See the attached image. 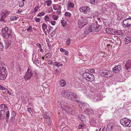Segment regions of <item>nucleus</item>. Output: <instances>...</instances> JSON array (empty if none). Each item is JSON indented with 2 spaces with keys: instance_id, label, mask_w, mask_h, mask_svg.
I'll return each instance as SVG.
<instances>
[{
  "instance_id": "f257e3e1",
  "label": "nucleus",
  "mask_w": 131,
  "mask_h": 131,
  "mask_svg": "<svg viewBox=\"0 0 131 131\" xmlns=\"http://www.w3.org/2000/svg\"><path fill=\"white\" fill-rule=\"evenodd\" d=\"M101 27L99 24H98V25H96L94 24H92L89 25L88 27L85 30L84 34L88 35L91 32L99 31Z\"/></svg>"
},
{
  "instance_id": "f03ea898",
  "label": "nucleus",
  "mask_w": 131,
  "mask_h": 131,
  "mask_svg": "<svg viewBox=\"0 0 131 131\" xmlns=\"http://www.w3.org/2000/svg\"><path fill=\"white\" fill-rule=\"evenodd\" d=\"M12 31L10 29H8L7 27L3 28L2 29V36L6 39L12 37Z\"/></svg>"
},
{
  "instance_id": "7ed1b4c3",
  "label": "nucleus",
  "mask_w": 131,
  "mask_h": 131,
  "mask_svg": "<svg viewBox=\"0 0 131 131\" xmlns=\"http://www.w3.org/2000/svg\"><path fill=\"white\" fill-rule=\"evenodd\" d=\"M7 72L6 68L2 66H0V80L5 79L7 75Z\"/></svg>"
},
{
  "instance_id": "20e7f679",
  "label": "nucleus",
  "mask_w": 131,
  "mask_h": 131,
  "mask_svg": "<svg viewBox=\"0 0 131 131\" xmlns=\"http://www.w3.org/2000/svg\"><path fill=\"white\" fill-rule=\"evenodd\" d=\"M99 72L100 75L106 78L112 77L113 75V72L112 71L106 70H100Z\"/></svg>"
},
{
  "instance_id": "39448f33",
  "label": "nucleus",
  "mask_w": 131,
  "mask_h": 131,
  "mask_svg": "<svg viewBox=\"0 0 131 131\" xmlns=\"http://www.w3.org/2000/svg\"><path fill=\"white\" fill-rule=\"evenodd\" d=\"M68 99L72 100L75 101L77 102H79L80 101V98L79 96L76 93L71 92L69 96Z\"/></svg>"
},
{
  "instance_id": "423d86ee",
  "label": "nucleus",
  "mask_w": 131,
  "mask_h": 131,
  "mask_svg": "<svg viewBox=\"0 0 131 131\" xmlns=\"http://www.w3.org/2000/svg\"><path fill=\"white\" fill-rule=\"evenodd\" d=\"M83 75L87 80L90 81H92L94 78V77L93 74L88 72L83 73Z\"/></svg>"
},
{
  "instance_id": "0eeeda50",
  "label": "nucleus",
  "mask_w": 131,
  "mask_h": 131,
  "mask_svg": "<svg viewBox=\"0 0 131 131\" xmlns=\"http://www.w3.org/2000/svg\"><path fill=\"white\" fill-rule=\"evenodd\" d=\"M120 122L121 124L124 126L130 127L131 126L130 121L126 118L121 119Z\"/></svg>"
},
{
  "instance_id": "6e6552de",
  "label": "nucleus",
  "mask_w": 131,
  "mask_h": 131,
  "mask_svg": "<svg viewBox=\"0 0 131 131\" xmlns=\"http://www.w3.org/2000/svg\"><path fill=\"white\" fill-rule=\"evenodd\" d=\"M87 24V21L84 18L82 20H78V26L80 28H82Z\"/></svg>"
},
{
  "instance_id": "1a4fd4ad",
  "label": "nucleus",
  "mask_w": 131,
  "mask_h": 131,
  "mask_svg": "<svg viewBox=\"0 0 131 131\" xmlns=\"http://www.w3.org/2000/svg\"><path fill=\"white\" fill-rule=\"evenodd\" d=\"M10 12L6 10H3L1 13V17L0 19L1 21H4V18H6L9 14Z\"/></svg>"
},
{
  "instance_id": "9d476101",
  "label": "nucleus",
  "mask_w": 131,
  "mask_h": 131,
  "mask_svg": "<svg viewBox=\"0 0 131 131\" xmlns=\"http://www.w3.org/2000/svg\"><path fill=\"white\" fill-rule=\"evenodd\" d=\"M79 10L81 12L86 14L89 12L91 10L90 8L88 6H82Z\"/></svg>"
},
{
  "instance_id": "9b49d317",
  "label": "nucleus",
  "mask_w": 131,
  "mask_h": 131,
  "mask_svg": "<svg viewBox=\"0 0 131 131\" xmlns=\"http://www.w3.org/2000/svg\"><path fill=\"white\" fill-rule=\"evenodd\" d=\"M33 73L31 72V70L30 69L28 68L24 78L26 80H28L30 79Z\"/></svg>"
},
{
  "instance_id": "f8f14e48",
  "label": "nucleus",
  "mask_w": 131,
  "mask_h": 131,
  "mask_svg": "<svg viewBox=\"0 0 131 131\" xmlns=\"http://www.w3.org/2000/svg\"><path fill=\"white\" fill-rule=\"evenodd\" d=\"M81 108H82V110H86V111H88L89 112V113L90 112H92V110L89 109V111H88V107H89V105L86 103H81Z\"/></svg>"
},
{
  "instance_id": "ddd939ff",
  "label": "nucleus",
  "mask_w": 131,
  "mask_h": 131,
  "mask_svg": "<svg viewBox=\"0 0 131 131\" xmlns=\"http://www.w3.org/2000/svg\"><path fill=\"white\" fill-rule=\"evenodd\" d=\"M123 25L127 27L131 26V18H129L124 20Z\"/></svg>"
},
{
  "instance_id": "4468645a",
  "label": "nucleus",
  "mask_w": 131,
  "mask_h": 131,
  "mask_svg": "<svg viewBox=\"0 0 131 131\" xmlns=\"http://www.w3.org/2000/svg\"><path fill=\"white\" fill-rule=\"evenodd\" d=\"M115 125L112 123H109L107 126L106 131H112L114 129Z\"/></svg>"
},
{
  "instance_id": "2eb2a0df",
  "label": "nucleus",
  "mask_w": 131,
  "mask_h": 131,
  "mask_svg": "<svg viewBox=\"0 0 131 131\" xmlns=\"http://www.w3.org/2000/svg\"><path fill=\"white\" fill-rule=\"evenodd\" d=\"M70 92L67 90H63L62 91V95L63 97L68 99Z\"/></svg>"
},
{
  "instance_id": "dca6fc26",
  "label": "nucleus",
  "mask_w": 131,
  "mask_h": 131,
  "mask_svg": "<svg viewBox=\"0 0 131 131\" xmlns=\"http://www.w3.org/2000/svg\"><path fill=\"white\" fill-rule=\"evenodd\" d=\"M122 70V67L120 65H118L115 66L113 69V70L116 73H119Z\"/></svg>"
},
{
  "instance_id": "f3484780",
  "label": "nucleus",
  "mask_w": 131,
  "mask_h": 131,
  "mask_svg": "<svg viewBox=\"0 0 131 131\" xmlns=\"http://www.w3.org/2000/svg\"><path fill=\"white\" fill-rule=\"evenodd\" d=\"M63 110H64L66 112L68 113L71 114L73 111V110L71 109L67 105L65 106L63 108Z\"/></svg>"
},
{
  "instance_id": "a211bd4d",
  "label": "nucleus",
  "mask_w": 131,
  "mask_h": 131,
  "mask_svg": "<svg viewBox=\"0 0 131 131\" xmlns=\"http://www.w3.org/2000/svg\"><path fill=\"white\" fill-rule=\"evenodd\" d=\"M125 67L127 70H129V71L130 70H129L131 68V60H129L126 62Z\"/></svg>"
},
{
  "instance_id": "6ab92c4d",
  "label": "nucleus",
  "mask_w": 131,
  "mask_h": 131,
  "mask_svg": "<svg viewBox=\"0 0 131 131\" xmlns=\"http://www.w3.org/2000/svg\"><path fill=\"white\" fill-rule=\"evenodd\" d=\"M114 29L110 28H107L106 29V32L108 34L113 35Z\"/></svg>"
},
{
  "instance_id": "aec40b11",
  "label": "nucleus",
  "mask_w": 131,
  "mask_h": 131,
  "mask_svg": "<svg viewBox=\"0 0 131 131\" xmlns=\"http://www.w3.org/2000/svg\"><path fill=\"white\" fill-rule=\"evenodd\" d=\"M75 88H76L78 89V90H81L82 91H83L84 90L86 89V88L85 86H83L81 85H79L78 86L75 85Z\"/></svg>"
},
{
  "instance_id": "412c9836",
  "label": "nucleus",
  "mask_w": 131,
  "mask_h": 131,
  "mask_svg": "<svg viewBox=\"0 0 131 131\" xmlns=\"http://www.w3.org/2000/svg\"><path fill=\"white\" fill-rule=\"evenodd\" d=\"M6 112L4 110H1L0 112V119H2L4 117Z\"/></svg>"
},
{
  "instance_id": "4be33fe9",
  "label": "nucleus",
  "mask_w": 131,
  "mask_h": 131,
  "mask_svg": "<svg viewBox=\"0 0 131 131\" xmlns=\"http://www.w3.org/2000/svg\"><path fill=\"white\" fill-rule=\"evenodd\" d=\"M113 35H121L122 34V32L121 30H118L114 29Z\"/></svg>"
},
{
  "instance_id": "5701e85b",
  "label": "nucleus",
  "mask_w": 131,
  "mask_h": 131,
  "mask_svg": "<svg viewBox=\"0 0 131 131\" xmlns=\"http://www.w3.org/2000/svg\"><path fill=\"white\" fill-rule=\"evenodd\" d=\"M59 83L60 86H65L66 84L65 80L63 79L60 80Z\"/></svg>"
},
{
  "instance_id": "b1692460",
  "label": "nucleus",
  "mask_w": 131,
  "mask_h": 131,
  "mask_svg": "<svg viewBox=\"0 0 131 131\" xmlns=\"http://www.w3.org/2000/svg\"><path fill=\"white\" fill-rule=\"evenodd\" d=\"M0 108L2 110H8V108L7 106L4 104H2L0 105Z\"/></svg>"
},
{
  "instance_id": "393cba45",
  "label": "nucleus",
  "mask_w": 131,
  "mask_h": 131,
  "mask_svg": "<svg viewBox=\"0 0 131 131\" xmlns=\"http://www.w3.org/2000/svg\"><path fill=\"white\" fill-rule=\"evenodd\" d=\"M47 25L45 23H43L42 26L43 31L45 32V34H46V30L47 29Z\"/></svg>"
},
{
  "instance_id": "a878e982",
  "label": "nucleus",
  "mask_w": 131,
  "mask_h": 131,
  "mask_svg": "<svg viewBox=\"0 0 131 131\" xmlns=\"http://www.w3.org/2000/svg\"><path fill=\"white\" fill-rule=\"evenodd\" d=\"M60 50L61 52H64L65 55L67 56L69 52L66 50H65L62 48H60Z\"/></svg>"
},
{
  "instance_id": "bb28decb",
  "label": "nucleus",
  "mask_w": 131,
  "mask_h": 131,
  "mask_svg": "<svg viewBox=\"0 0 131 131\" xmlns=\"http://www.w3.org/2000/svg\"><path fill=\"white\" fill-rule=\"evenodd\" d=\"M5 42L6 45L5 46V47L6 49H7L10 45L11 42L10 41H8L7 40H6Z\"/></svg>"
},
{
  "instance_id": "cd10ccee",
  "label": "nucleus",
  "mask_w": 131,
  "mask_h": 131,
  "mask_svg": "<svg viewBox=\"0 0 131 131\" xmlns=\"http://www.w3.org/2000/svg\"><path fill=\"white\" fill-rule=\"evenodd\" d=\"M53 28L51 27L50 26H48V29H47L48 32V33H52L53 31Z\"/></svg>"
},
{
  "instance_id": "c85d7f7f",
  "label": "nucleus",
  "mask_w": 131,
  "mask_h": 131,
  "mask_svg": "<svg viewBox=\"0 0 131 131\" xmlns=\"http://www.w3.org/2000/svg\"><path fill=\"white\" fill-rule=\"evenodd\" d=\"M125 43L127 44L131 42V38L129 37H127L125 39Z\"/></svg>"
},
{
  "instance_id": "c756f323",
  "label": "nucleus",
  "mask_w": 131,
  "mask_h": 131,
  "mask_svg": "<svg viewBox=\"0 0 131 131\" xmlns=\"http://www.w3.org/2000/svg\"><path fill=\"white\" fill-rule=\"evenodd\" d=\"M99 0H90V3L93 4H96L99 2Z\"/></svg>"
},
{
  "instance_id": "7c9ffc66",
  "label": "nucleus",
  "mask_w": 131,
  "mask_h": 131,
  "mask_svg": "<svg viewBox=\"0 0 131 131\" xmlns=\"http://www.w3.org/2000/svg\"><path fill=\"white\" fill-rule=\"evenodd\" d=\"M71 38H68L67 40L66 41V45L68 46H69L71 42Z\"/></svg>"
},
{
  "instance_id": "2f4dec72",
  "label": "nucleus",
  "mask_w": 131,
  "mask_h": 131,
  "mask_svg": "<svg viewBox=\"0 0 131 131\" xmlns=\"http://www.w3.org/2000/svg\"><path fill=\"white\" fill-rule=\"evenodd\" d=\"M9 111H8L6 113V121H7L8 120V119L9 118Z\"/></svg>"
},
{
  "instance_id": "473e14b6",
  "label": "nucleus",
  "mask_w": 131,
  "mask_h": 131,
  "mask_svg": "<svg viewBox=\"0 0 131 131\" xmlns=\"http://www.w3.org/2000/svg\"><path fill=\"white\" fill-rule=\"evenodd\" d=\"M50 118L49 117L46 120V123L47 124V125L48 126H49V125H50L51 124V120H50Z\"/></svg>"
},
{
  "instance_id": "72a5a7b5",
  "label": "nucleus",
  "mask_w": 131,
  "mask_h": 131,
  "mask_svg": "<svg viewBox=\"0 0 131 131\" xmlns=\"http://www.w3.org/2000/svg\"><path fill=\"white\" fill-rule=\"evenodd\" d=\"M61 23L62 26L63 27H65L66 26L67 22L64 20H62Z\"/></svg>"
},
{
  "instance_id": "f704fd0d",
  "label": "nucleus",
  "mask_w": 131,
  "mask_h": 131,
  "mask_svg": "<svg viewBox=\"0 0 131 131\" xmlns=\"http://www.w3.org/2000/svg\"><path fill=\"white\" fill-rule=\"evenodd\" d=\"M102 10L103 13L105 15L107 13V11L106 8L103 7L102 9Z\"/></svg>"
},
{
  "instance_id": "c9c22d12",
  "label": "nucleus",
  "mask_w": 131,
  "mask_h": 131,
  "mask_svg": "<svg viewBox=\"0 0 131 131\" xmlns=\"http://www.w3.org/2000/svg\"><path fill=\"white\" fill-rule=\"evenodd\" d=\"M51 53H46L45 55V58H50V57H51Z\"/></svg>"
},
{
  "instance_id": "e433bc0d",
  "label": "nucleus",
  "mask_w": 131,
  "mask_h": 131,
  "mask_svg": "<svg viewBox=\"0 0 131 131\" xmlns=\"http://www.w3.org/2000/svg\"><path fill=\"white\" fill-rule=\"evenodd\" d=\"M65 16L69 17H70L71 15V14L68 12H66L65 13Z\"/></svg>"
},
{
  "instance_id": "4c0bfd02",
  "label": "nucleus",
  "mask_w": 131,
  "mask_h": 131,
  "mask_svg": "<svg viewBox=\"0 0 131 131\" xmlns=\"http://www.w3.org/2000/svg\"><path fill=\"white\" fill-rule=\"evenodd\" d=\"M17 17L15 16H12L10 17V20L11 21H14L16 20Z\"/></svg>"
},
{
  "instance_id": "58836bf2",
  "label": "nucleus",
  "mask_w": 131,
  "mask_h": 131,
  "mask_svg": "<svg viewBox=\"0 0 131 131\" xmlns=\"http://www.w3.org/2000/svg\"><path fill=\"white\" fill-rule=\"evenodd\" d=\"M96 23L97 24H99V26H100V25L99 24V23H100L102 22V21L100 19V18H97V19L96 20Z\"/></svg>"
},
{
  "instance_id": "ea45409f",
  "label": "nucleus",
  "mask_w": 131,
  "mask_h": 131,
  "mask_svg": "<svg viewBox=\"0 0 131 131\" xmlns=\"http://www.w3.org/2000/svg\"><path fill=\"white\" fill-rule=\"evenodd\" d=\"M74 4L71 2H70L69 4L68 5V6L69 7H72L73 8L74 7Z\"/></svg>"
},
{
  "instance_id": "a19ab883",
  "label": "nucleus",
  "mask_w": 131,
  "mask_h": 131,
  "mask_svg": "<svg viewBox=\"0 0 131 131\" xmlns=\"http://www.w3.org/2000/svg\"><path fill=\"white\" fill-rule=\"evenodd\" d=\"M46 2L47 3V6H49L52 3V1L51 0H48L46 1Z\"/></svg>"
},
{
  "instance_id": "79ce46f5",
  "label": "nucleus",
  "mask_w": 131,
  "mask_h": 131,
  "mask_svg": "<svg viewBox=\"0 0 131 131\" xmlns=\"http://www.w3.org/2000/svg\"><path fill=\"white\" fill-rule=\"evenodd\" d=\"M45 14V13L44 12H41L39 13L37 15V16L38 17L44 15Z\"/></svg>"
},
{
  "instance_id": "37998d69",
  "label": "nucleus",
  "mask_w": 131,
  "mask_h": 131,
  "mask_svg": "<svg viewBox=\"0 0 131 131\" xmlns=\"http://www.w3.org/2000/svg\"><path fill=\"white\" fill-rule=\"evenodd\" d=\"M4 49V46L3 44L0 42V50L2 51Z\"/></svg>"
},
{
  "instance_id": "c03bdc74",
  "label": "nucleus",
  "mask_w": 131,
  "mask_h": 131,
  "mask_svg": "<svg viewBox=\"0 0 131 131\" xmlns=\"http://www.w3.org/2000/svg\"><path fill=\"white\" fill-rule=\"evenodd\" d=\"M48 64L50 65H51L52 64L53 62L52 60L48 59Z\"/></svg>"
},
{
  "instance_id": "a18cd8bd",
  "label": "nucleus",
  "mask_w": 131,
  "mask_h": 131,
  "mask_svg": "<svg viewBox=\"0 0 131 131\" xmlns=\"http://www.w3.org/2000/svg\"><path fill=\"white\" fill-rule=\"evenodd\" d=\"M39 9V6H36L34 10L33 11V12L34 13H35L37 11L38 9Z\"/></svg>"
},
{
  "instance_id": "49530a36",
  "label": "nucleus",
  "mask_w": 131,
  "mask_h": 131,
  "mask_svg": "<svg viewBox=\"0 0 131 131\" xmlns=\"http://www.w3.org/2000/svg\"><path fill=\"white\" fill-rule=\"evenodd\" d=\"M24 2H21L19 4V5L20 7H22L24 5Z\"/></svg>"
},
{
  "instance_id": "de8ad7c7",
  "label": "nucleus",
  "mask_w": 131,
  "mask_h": 131,
  "mask_svg": "<svg viewBox=\"0 0 131 131\" xmlns=\"http://www.w3.org/2000/svg\"><path fill=\"white\" fill-rule=\"evenodd\" d=\"M88 71V72L92 73H94L95 72V70L93 69H89Z\"/></svg>"
},
{
  "instance_id": "09e8293b",
  "label": "nucleus",
  "mask_w": 131,
  "mask_h": 131,
  "mask_svg": "<svg viewBox=\"0 0 131 131\" xmlns=\"http://www.w3.org/2000/svg\"><path fill=\"white\" fill-rule=\"evenodd\" d=\"M44 19L46 21H48L49 18V17L48 16L46 15L44 17Z\"/></svg>"
},
{
  "instance_id": "8fccbe9b",
  "label": "nucleus",
  "mask_w": 131,
  "mask_h": 131,
  "mask_svg": "<svg viewBox=\"0 0 131 131\" xmlns=\"http://www.w3.org/2000/svg\"><path fill=\"white\" fill-rule=\"evenodd\" d=\"M32 26H29V27L27 29V31H28L30 32L31 31L32 29Z\"/></svg>"
},
{
  "instance_id": "3c124183",
  "label": "nucleus",
  "mask_w": 131,
  "mask_h": 131,
  "mask_svg": "<svg viewBox=\"0 0 131 131\" xmlns=\"http://www.w3.org/2000/svg\"><path fill=\"white\" fill-rule=\"evenodd\" d=\"M43 118L46 119H47L49 118L46 114L44 115L43 116Z\"/></svg>"
},
{
  "instance_id": "603ef678",
  "label": "nucleus",
  "mask_w": 131,
  "mask_h": 131,
  "mask_svg": "<svg viewBox=\"0 0 131 131\" xmlns=\"http://www.w3.org/2000/svg\"><path fill=\"white\" fill-rule=\"evenodd\" d=\"M52 18L54 20H57L58 18V17L55 15H53L52 16Z\"/></svg>"
},
{
  "instance_id": "864d4df0",
  "label": "nucleus",
  "mask_w": 131,
  "mask_h": 131,
  "mask_svg": "<svg viewBox=\"0 0 131 131\" xmlns=\"http://www.w3.org/2000/svg\"><path fill=\"white\" fill-rule=\"evenodd\" d=\"M35 21L38 22H39L40 21V19L39 18H37L36 17L35 18Z\"/></svg>"
},
{
  "instance_id": "5fc2aeb1",
  "label": "nucleus",
  "mask_w": 131,
  "mask_h": 131,
  "mask_svg": "<svg viewBox=\"0 0 131 131\" xmlns=\"http://www.w3.org/2000/svg\"><path fill=\"white\" fill-rule=\"evenodd\" d=\"M27 111L29 112L30 113H31L32 112V111L31 110V109L30 108H27Z\"/></svg>"
},
{
  "instance_id": "6e6d98bb",
  "label": "nucleus",
  "mask_w": 131,
  "mask_h": 131,
  "mask_svg": "<svg viewBox=\"0 0 131 131\" xmlns=\"http://www.w3.org/2000/svg\"><path fill=\"white\" fill-rule=\"evenodd\" d=\"M53 9L54 10H57V7L56 5H53Z\"/></svg>"
},
{
  "instance_id": "4d7b16f0",
  "label": "nucleus",
  "mask_w": 131,
  "mask_h": 131,
  "mask_svg": "<svg viewBox=\"0 0 131 131\" xmlns=\"http://www.w3.org/2000/svg\"><path fill=\"white\" fill-rule=\"evenodd\" d=\"M59 63L58 62H54L53 63V65L54 66H57V67H59V66L58 65V64Z\"/></svg>"
},
{
  "instance_id": "13d9d810",
  "label": "nucleus",
  "mask_w": 131,
  "mask_h": 131,
  "mask_svg": "<svg viewBox=\"0 0 131 131\" xmlns=\"http://www.w3.org/2000/svg\"><path fill=\"white\" fill-rule=\"evenodd\" d=\"M0 89L2 90H5V88L2 85H0Z\"/></svg>"
},
{
  "instance_id": "bf43d9fd",
  "label": "nucleus",
  "mask_w": 131,
  "mask_h": 131,
  "mask_svg": "<svg viewBox=\"0 0 131 131\" xmlns=\"http://www.w3.org/2000/svg\"><path fill=\"white\" fill-rule=\"evenodd\" d=\"M84 126L81 125H79L78 126L79 129L82 128H83Z\"/></svg>"
},
{
  "instance_id": "052dcab7",
  "label": "nucleus",
  "mask_w": 131,
  "mask_h": 131,
  "mask_svg": "<svg viewBox=\"0 0 131 131\" xmlns=\"http://www.w3.org/2000/svg\"><path fill=\"white\" fill-rule=\"evenodd\" d=\"M12 114L14 116H15L16 115V114L15 112L14 111L12 112Z\"/></svg>"
},
{
  "instance_id": "680f3d73",
  "label": "nucleus",
  "mask_w": 131,
  "mask_h": 131,
  "mask_svg": "<svg viewBox=\"0 0 131 131\" xmlns=\"http://www.w3.org/2000/svg\"><path fill=\"white\" fill-rule=\"evenodd\" d=\"M36 45L38 46L39 47V48L40 49L41 48V47H42L41 46V45L39 43H38L36 44Z\"/></svg>"
},
{
  "instance_id": "e2e57ef3",
  "label": "nucleus",
  "mask_w": 131,
  "mask_h": 131,
  "mask_svg": "<svg viewBox=\"0 0 131 131\" xmlns=\"http://www.w3.org/2000/svg\"><path fill=\"white\" fill-rule=\"evenodd\" d=\"M56 21H52L51 22V24L53 25H54L56 24Z\"/></svg>"
},
{
  "instance_id": "0e129e2a",
  "label": "nucleus",
  "mask_w": 131,
  "mask_h": 131,
  "mask_svg": "<svg viewBox=\"0 0 131 131\" xmlns=\"http://www.w3.org/2000/svg\"><path fill=\"white\" fill-rule=\"evenodd\" d=\"M56 71L57 73H59V70L58 69H56Z\"/></svg>"
},
{
  "instance_id": "69168bd1",
  "label": "nucleus",
  "mask_w": 131,
  "mask_h": 131,
  "mask_svg": "<svg viewBox=\"0 0 131 131\" xmlns=\"http://www.w3.org/2000/svg\"><path fill=\"white\" fill-rule=\"evenodd\" d=\"M7 93H8L10 95H11V92L9 91H8Z\"/></svg>"
},
{
  "instance_id": "338daca9",
  "label": "nucleus",
  "mask_w": 131,
  "mask_h": 131,
  "mask_svg": "<svg viewBox=\"0 0 131 131\" xmlns=\"http://www.w3.org/2000/svg\"><path fill=\"white\" fill-rule=\"evenodd\" d=\"M48 46L49 47H50L51 45L50 44L48 43Z\"/></svg>"
},
{
  "instance_id": "774afa93",
  "label": "nucleus",
  "mask_w": 131,
  "mask_h": 131,
  "mask_svg": "<svg viewBox=\"0 0 131 131\" xmlns=\"http://www.w3.org/2000/svg\"><path fill=\"white\" fill-rule=\"evenodd\" d=\"M35 62H36V63H38L39 62V61L38 60H35Z\"/></svg>"
}]
</instances>
